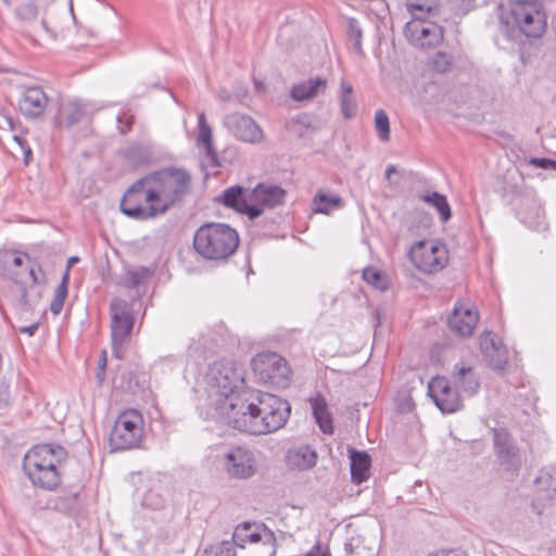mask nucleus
Segmentation results:
<instances>
[{
    "instance_id": "nucleus-1",
    "label": "nucleus",
    "mask_w": 556,
    "mask_h": 556,
    "mask_svg": "<svg viewBox=\"0 0 556 556\" xmlns=\"http://www.w3.org/2000/svg\"><path fill=\"white\" fill-rule=\"evenodd\" d=\"M289 403L271 393L251 389L224 420L236 430L261 435L282 428L289 416Z\"/></svg>"
},
{
    "instance_id": "nucleus-2",
    "label": "nucleus",
    "mask_w": 556,
    "mask_h": 556,
    "mask_svg": "<svg viewBox=\"0 0 556 556\" xmlns=\"http://www.w3.org/2000/svg\"><path fill=\"white\" fill-rule=\"evenodd\" d=\"M206 393L210 406L225 420L241 402L247 387L244 368L233 359L223 358L214 362L205 375Z\"/></svg>"
},
{
    "instance_id": "nucleus-3",
    "label": "nucleus",
    "mask_w": 556,
    "mask_h": 556,
    "mask_svg": "<svg viewBox=\"0 0 556 556\" xmlns=\"http://www.w3.org/2000/svg\"><path fill=\"white\" fill-rule=\"evenodd\" d=\"M148 198L155 200L160 215L180 204L191 190V175L184 168L165 167L147 175Z\"/></svg>"
},
{
    "instance_id": "nucleus-4",
    "label": "nucleus",
    "mask_w": 556,
    "mask_h": 556,
    "mask_svg": "<svg viewBox=\"0 0 556 556\" xmlns=\"http://www.w3.org/2000/svg\"><path fill=\"white\" fill-rule=\"evenodd\" d=\"M239 245L237 230L227 224L202 225L193 236V248L203 258L224 261L231 256Z\"/></svg>"
},
{
    "instance_id": "nucleus-5",
    "label": "nucleus",
    "mask_w": 556,
    "mask_h": 556,
    "mask_svg": "<svg viewBox=\"0 0 556 556\" xmlns=\"http://www.w3.org/2000/svg\"><path fill=\"white\" fill-rule=\"evenodd\" d=\"M505 23L513 24L527 37L540 38L545 33L547 16L540 0H514Z\"/></svg>"
},
{
    "instance_id": "nucleus-6",
    "label": "nucleus",
    "mask_w": 556,
    "mask_h": 556,
    "mask_svg": "<svg viewBox=\"0 0 556 556\" xmlns=\"http://www.w3.org/2000/svg\"><path fill=\"white\" fill-rule=\"evenodd\" d=\"M143 437V417L136 409L123 410L110 433L112 451H125L139 446Z\"/></svg>"
},
{
    "instance_id": "nucleus-7",
    "label": "nucleus",
    "mask_w": 556,
    "mask_h": 556,
    "mask_svg": "<svg viewBox=\"0 0 556 556\" xmlns=\"http://www.w3.org/2000/svg\"><path fill=\"white\" fill-rule=\"evenodd\" d=\"M150 188L147 175L136 180L123 195L121 211L137 220H148L160 216L155 200L148 198Z\"/></svg>"
},
{
    "instance_id": "nucleus-8",
    "label": "nucleus",
    "mask_w": 556,
    "mask_h": 556,
    "mask_svg": "<svg viewBox=\"0 0 556 556\" xmlns=\"http://www.w3.org/2000/svg\"><path fill=\"white\" fill-rule=\"evenodd\" d=\"M111 309V338L113 355L119 359L124 357L125 346L134 328L135 318L131 306L119 298H114L110 304Z\"/></svg>"
},
{
    "instance_id": "nucleus-9",
    "label": "nucleus",
    "mask_w": 556,
    "mask_h": 556,
    "mask_svg": "<svg viewBox=\"0 0 556 556\" xmlns=\"http://www.w3.org/2000/svg\"><path fill=\"white\" fill-rule=\"evenodd\" d=\"M409 258L415 267L426 274L442 270L448 262L446 247L434 240H421L409 250Z\"/></svg>"
},
{
    "instance_id": "nucleus-10",
    "label": "nucleus",
    "mask_w": 556,
    "mask_h": 556,
    "mask_svg": "<svg viewBox=\"0 0 556 556\" xmlns=\"http://www.w3.org/2000/svg\"><path fill=\"white\" fill-rule=\"evenodd\" d=\"M252 368L265 383L280 388L289 382L291 370L285 358L276 353L258 354L252 361Z\"/></svg>"
},
{
    "instance_id": "nucleus-11",
    "label": "nucleus",
    "mask_w": 556,
    "mask_h": 556,
    "mask_svg": "<svg viewBox=\"0 0 556 556\" xmlns=\"http://www.w3.org/2000/svg\"><path fill=\"white\" fill-rule=\"evenodd\" d=\"M226 473L236 480H248L257 473V460L254 453L243 446H231L222 457Z\"/></svg>"
},
{
    "instance_id": "nucleus-12",
    "label": "nucleus",
    "mask_w": 556,
    "mask_h": 556,
    "mask_svg": "<svg viewBox=\"0 0 556 556\" xmlns=\"http://www.w3.org/2000/svg\"><path fill=\"white\" fill-rule=\"evenodd\" d=\"M233 547H244L248 543H262L267 556H275L276 542L273 531L262 523L243 522L239 525L232 534Z\"/></svg>"
},
{
    "instance_id": "nucleus-13",
    "label": "nucleus",
    "mask_w": 556,
    "mask_h": 556,
    "mask_svg": "<svg viewBox=\"0 0 556 556\" xmlns=\"http://www.w3.org/2000/svg\"><path fill=\"white\" fill-rule=\"evenodd\" d=\"M404 31L408 41L418 48L434 47L443 39L442 27L425 18H412L406 23Z\"/></svg>"
},
{
    "instance_id": "nucleus-14",
    "label": "nucleus",
    "mask_w": 556,
    "mask_h": 556,
    "mask_svg": "<svg viewBox=\"0 0 556 556\" xmlns=\"http://www.w3.org/2000/svg\"><path fill=\"white\" fill-rule=\"evenodd\" d=\"M428 393L437 407L444 414H453L463 407L460 395L452 389L445 377H435L428 384Z\"/></svg>"
},
{
    "instance_id": "nucleus-15",
    "label": "nucleus",
    "mask_w": 556,
    "mask_h": 556,
    "mask_svg": "<svg viewBox=\"0 0 556 556\" xmlns=\"http://www.w3.org/2000/svg\"><path fill=\"white\" fill-rule=\"evenodd\" d=\"M225 127L238 139L249 143H260L264 134L258 124L249 115L232 113L224 119Z\"/></svg>"
},
{
    "instance_id": "nucleus-16",
    "label": "nucleus",
    "mask_w": 556,
    "mask_h": 556,
    "mask_svg": "<svg viewBox=\"0 0 556 556\" xmlns=\"http://www.w3.org/2000/svg\"><path fill=\"white\" fill-rule=\"evenodd\" d=\"M250 191L240 186H232L224 190L218 201L238 213L248 215L250 219H255L262 215L263 210L250 201Z\"/></svg>"
},
{
    "instance_id": "nucleus-17",
    "label": "nucleus",
    "mask_w": 556,
    "mask_h": 556,
    "mask_svg": "<svg viewBox=\"0 0 556 556\" xmlns=\"http://www.w3.org/2000/svg\"><path fill=\"white\" fill-rule=\"evenodd\" d=\"M64 455V448L60 445L55 447L50 444L37 445L25 454L23 469L24 471H36V466L49 465L50 463L60 465Z\"/></svg>"
},
{
    "instance_id": "nucleus-18",
    "label": "nucleus",
    "mask_w": 556,
    "mask_h": 556,
    "mask_svg": "<svg viewBox=\"0 0 556 556\" xmlns=\"http://www.w3.org/2000/svg\"><path fill=\"white\" fill-rule=\"evenodd\" d=\"M517 214L520 220L529 228L538 231L546 229L544 210L534 195L529 194L520 199Z\"/></svg>"
},
{
    "instance_id": "nucleus-19",
    "label": "nucleus",
    "mask_w": 556,
    "mask_h": 556,
    "mask_svg": "<svg viewBox=\"0 0 556 556\" xmlns=\"http://www.w3.org/2000/svg\"><path fill=\"white\" fill-rule=\"evenodd\" d=\"M495 453L502 466L506 470L517 471L521 465L518 448L510 435L504 430H496L494 433Z\"/></svg>"
},
{
    "instance_id": "nucleus-20",
    "label": "nucleus",
    "mask_w": 556,
    "mask_h": 556,
    "mask_svg": "<svg viewBox=\"0 0 556 556\" xmlns=\"http://www.w3.org/2000/svg\"><path fill=\"white\" fill-rule=\"evenodd\" d=\"M478 319L479 317L475 306L456 304L451 317L448 318V326L456 334L460 337H469L472 334Z\"/></svg>"
},
{
    "instance_id": "nucleus-21",
    "label": "nucleus",
    "mask_w": 556,
    "mask_h": 556,
    "mask_svg": "<svg viewBox=\"0 0 556 556\" xmlns=\"http://www.w3.org/2000/svg\"><path fill=\"white\" fill-rule=\"evenodd\" d=\"M48 102L49 99L41 87H27L21 93L18 109L25 117L35 118L45 112Z\"/></svg>"
},
{
    "instance_id": "nucleus-22",
    "label": "nucleus",
    "mask_w": 556,
    "mask_h": 556,
    "mask_svg": "<svg viewBox=\"0 0 556 556\" xmlns=\"http://www.w3.org/2000/svg\"><path fill=\"white\" fill-rule=\"evenodd\" d=\"M250 201L264 211V207H275L283 203L286 190L279 186L258 184L249 193Z\"/></svg>"
},
{
    "instance_id": "nucleus-23",
    "label": "nucleus",
    "mask_w": 556,
    "mask_h": 556,
    "mask_svg": "<svg viewBox=\"0 0 556 556\" xmlns=\"http://www.w3.org/2000/svg\"><path fill=\"white\" fill-rule=\"evenodd\" d=\"M87 111V104L78 100L61 103L55 117V124L61 129H68L79 123Z\"/></svg>"
},
{
    "instance_id": "nucleus-24",
    "label": "nucleus",
    "mask_w": 556,
    "mask_h": 556,
    "mask_svg": "<svg viewBox=\"0 0 556 556\" xmlns=\"http://www.w3.org/2000/svg\"><path fill=\"white\" fill-rule=\"evenodd\" d=\"M452 381L456 389L462 390L468 395H473L479 387V379L471 366L464 363H457L452 372Z\"/></svg>"
},
{
    "instance_id": "nucleus-25",
    "label": "nucleus",
    "mask_w": 556,
    "mask_h": 556,
    "mask_svg": "<svg viewBox=\"0 0 556 556\" xmlns=\"http://www.w3.org/2000/svg\"><path fill=\"white\" fill-rule=\"evenodd\" d=\"M197 146L198 148L204 149L205 156L212 166L218 167L220 165L218 162L217 153L213 146L212 128L206 122L204 112H201L198 115Z\"/></svg>"
},
{
    "instance_id": "nucleus-26",
    "label": "nucleus",
    "mask_w": 556,
    "mask_h": 556,
    "mask_svg": "<svg viewBox=\"0 0 556 556\" xmlns=\"http://www.w3.org/2000/svg\"><path fill=\"white\" fill-rule=\"evenodd\" d=\"M328 80L324 77L309 78L294 85L290 90V97L295 101L311 100L320 93H325Z\"/></svg>"
},
{
    "instance_id": "nucleus-27",
    "label": "nucleus",
    "mask_w": 556,
    "mask_h": 556,
    "mask_svg": "<svg viewBox=\"0 0 556 556\" xmlns=\"http://www.w3.org/2000/svg\"><path fill=\"white\" fill-rule=\"evenodd\" d=\"M316 452L308 445L292 447L286 455V463L290 469L306 470L315 466Z\"/></svg>"
},
{
    "instance_id": "nucleus-28",
    "label": "nucleus",
    "mask_w": 556,
    "mask_h": 556,
    "mask_svg": "<svg viewBox=\"0 0 556 556\" xmlns=\"http://www.w3.org/2000/svg\"><path fill=\"white\" fill-rule=\"evenodd\" d=\"M538 497L544 504H553L556 501V466H549L541 470L535 479Z\"/></svg>"
},
{
    "instance_id": "nucleus-29",
    "label": "nucleus",
    "mask_w": 556,
    "mask_h": 556,
    "mask_svg": "<svg viewBox=\"0 0 556 556\" xmlns=\"http://www.w3.org/2000/svg\"><path fill=\"white\" fill-rule=\"evenodd\" d=\"M36 471H25L34 485L40 486L46 490H53L60 483L59 465L36 466Z\"/></svg>"
},
{
    "instance_id": "nucleus-30",
    "label": "nucleus",
    "mask_w": 556,
    "mask_h": 556,
    "mask_svg": "<svg viewBox=\"0 0 556 556\" xmlns=\"http://www.w3.org/2000/svg\"><path fill=\"white\" fill-rule=\"evenodd\" d=\"M343 207L342 198L326 189H319L312 199V212L314 214L329 215L334 210Z\"/></svg>"
},
{
    "instance_id": "nucleus-31",
    "label": "nucleus",
    "mask_w": 556,
    "mask_h": 556,
    "mask_svg": "<svg viewBox=\"0 0 556 556\" xmlns=\"http://www.w3.org/2000/svg\"><path fill=\"white\" fill-rule=\"evenodd\" d=\"M349 453L352 481L356 484H361L369 478V469L371 465L370 456L366 452L353 448H351Z\"/></svg>"
},
{
    "instance_id": "nucleus-32",
    "label": "nucleus",
    "mask_w": 556,
    "mask_h": 556,
    "mask_svg": "<svg viewBox=\"0 0 556 556\" xmlns=\"http://www.w3.org/2000/svg\"><path fill=\"white\" fill-rule=\"evenodd\" d=\"M29 276L33 285L29 290L22 289L21 302L27 308H31L41 298L42 286L46 282L45 274L40 267L37 269L34 267L29 268Z\"/></svg>"
},
{
    "instance_id": "nucleus-33",
    "label": "nucleus",
    "mask_w": 556,
    "mask_h": 556,
    "mask_svg": "<svg viewBox=\"0 0 556 556\" xmlns=\"http://www.w3.org/2000/svg\"><path fill=\"white\" fill-rule=\"evenodd\" d=\"M313 416L324 433L331 434L333 432L332 418L328 410V405L325 397L316 394L309 399Z\"/></svg>"
},
{
    "instance_id": "nucleus-34",
    "label": "nucleus",
    "mask_w": 556,
    "mask_h": 556,
    "mask_svg": "<svg viewBox=\"0 0 556 556\" xmlns=\"http://www.w3.org/2000/svg\"><path fill=\"white\" fill-rule=\"evenodd\" d=\"M77 262H78L77 256H71L67 260V268H66V270L62 277L61 283L56 288L53 299L50 303V311L53 315H59L61 313V311L63 309L64 302H65V299L67 296V291H68L67 287H68V281H70V268Z\"/></svg>"
},
{
    "instance_id": "nucleus-35",
    "label": "nucleus",
    "mask_w": 556,
    "mask_h": 556,
    "mask_svg": "<svg viewBox=\"0 0 556 556\" xmlns=\"http://www.w3.org/2000/svg\"><path fill=\"white\" fill-rule=\"evenodd\" d=\"M340 111L344 118L351 119L357 113V102L354 97V90L350 83L342 79L340 84Z\"/></svg>"
},
{
    "instance_id": "nucleus-36",
    "label": "nucleus",
    "mask_w": 556,
    "mask_h": 556,
    "mask_svg": "<svg viewBox=\"0 0 556 556\" xmlns=\"http://www.w3.org/2000/svg\"><path fill=\"white\" fill-rule=\"evenodd\" d=\"M418 198L422 202L429 204L430 206L434 207L438 211L442 223H446L447 220H450L452 216L451 206L444 194H441L437 191H432L419 194Z\"/></svg>"
},
{
    "instance_id": "nucleus-37",
    "label": "nucleus",
    "mask_w": 556,
    "mask_h": 556,
    "mask_svg": "<svg viewBox=\"0 0 556 556\" xmlns=\"http://www.w3.org/2000/svg\"><path fill=\"white\" fill-rule=\"evenodd\" d=\"M488 364L495 370H503L507 364V352L505 346L500 343L494 351H485L482 353Z\"/></svg>"
},
{
    "instance_id": "nucleus-38",
    "label": "nucleus",
    "mask_w": 556,
    "mask_h": 556,
    "mask_svg": "<svg viewBox=\"0 0 556 556\" xmlns=\"http://www.w3.org/2000/svg\"><path fill=\"white\" fill-rule=\"evenodd\" d=\"M126 159L131 165L138 167L150 161L151 152L144 146H132L126 151Z\"/></svg>"
},
{
    "instance_id": "nucleus-39",
    "label": "nucleus",
    "mask_w": 556,
    "mask_h": 556,
    "mask_svg": "<svg viewBox=\"0 0 556 556\" xmlns=\"http://www.w3.org/2000/svg\"><path fill=\"white\" fill-rule=\"evenodd\" d=\"M375 127L381 141H388L390 139V121L383 110H378L375 113Z\"/></svg>"
},
{
    "instance_id": "nucleus-40",
    "label": "nucleus",
    "mask_w": 556,
    "mask_h": 556,
    "mask_svg": "<svg viewBox=\"0 0 556 556\" xmlns=\"http://www.w3.org/2000/svg\"><path fill=\"white\" fill-rule=\"evenodd\" d=\"M363 278L365 281H367L369 285H371L372 287H375L378 290L384 291L388 289L387 279L382 276V274L378 269H376L374 267H368V268L364 269Z\"/></svg>"
},
{
    "instance_id": "nucleus-41",
    "label": "nucleus",
    "mask_w": 556,
    "mask_h": 556,
    "mask_svg": "<svg viewBox=\"0 0 556 556\" xmlns=\"http://www.w3.org/2000/svg\"><path fill=\"white\" fill-rule=\"evenodd\" d=\"M362 28L355 18H349L348 21V36L352 41L354 49L357 53H362Z\"/></svg>"
},
{
    "instance_id": "nucleus-42",
    "label": "nucleus",
    "mask_w": 556,
    "mask_h": 556,
    "mask_svg": "<svg viewBox=\"0 0 556 556\" xmlns=\"http://www.w3.org/2000/svg\"><path fill=\"white\" fill-rule=\"evenodd\" d=\"M452 65H453L452 56L448 55L447 53L441 52V51L437 52L433 55L432 61H431V66H432L433 71L441 73V74L448 72L452 68Z\"/></svg>"
},
{
    "instance_id": "nucleus-43",
    "label": "nucleus",
    "mask_w": 556,
    "mask_h": 556,
    "mask_svg": "<svg viewBox=\"0 0 556 556\" xmlns=\"http://www.w3.org/2000/svg\"><path fill=\"white\" fill-rule=\"evenodd\" d=\"M407 10L413 18H425L426 15H433L438 8L426 3H407Z\"/></svg>"
},
{
    "instance_id": "nucleus-44",
    "label": "nucleus",
    "mask_w": 556,
    "mask_h": 556,
    "mask_svg": "<svg viewBox=\"0 0 556 556\" xmlns=\"http://www.w3.org/2000/svg\"><path fill=\"white\" fill-rule=\"evenodd\" d=\"M203 556H237L233 544L230 541H224L216 546L205 551Z\"/></svg>"
},
{
    "instance_id": "nucleus-45",
    "label": "nucleus",
    "mask_w": 556,
    "mask_h": 556,
    "mask_svg": "<svg viewBox=\"0 0 556 556\" xmlns=\"http://www.w3.org/2000/svg\"><path fill=\"white\" fill-rule=\"evenodd\" d=\"M149 269L140 268L135 270H128L124 277V285L127 288H135L141 283V281L148 276Z\"/></svg>"
},
{
    "instance_id": "nucleus-46",
    "label": "nucleus",
    "mask_w": 556,
    "mask_h": 556,
    "mask_svg": "<svg viewBox=\"0 0 556 556\" xmlns=\"http://www.w3.org/2000/svg\"><path fill=\"white\" fill-rule=\"evenodd\" d=\"M16 14L21 20L31 22L37 18L38 9L34 3L29 2V3L20 5L16 10Z\"/></svg>"
},
{
    "instance_id": "nucleus-47",
    "label": "nucleus",
    "mask_w": 556,
    "mask_h": 556,
    "mask_svg": "<svg viewBox=\"0 0 556 556\" xmlns=\"http://www.w3.org/2000/svg\"><path fill=\"white\" fill-rule=\"evenodd\" d=\"M500 343H502L501 340L497 339L492 331L484 332L480 336V349L482 353L490 350L494 351V348Z\"/></svg>"
},
{
    "instance_id": "nucleus-48",
    "label": "nucleus",
    "mask_w": 556,
    "mask_h": 556,
    "mask_svg": "<svg viewBox=\"0 0 556 556\" xmlns=\"http://www.w3.org/2000/svg\"><path fill=\"white\" fill-rule=\"evenodd\" d=\"M529 164L534 165L535 167H539V168H543V169H548V168L556 169V161L545 159V157H541V159L531 157L529 160Z\"/></svg>"
},
{
    "instance_id": "nucleus-49",
    "label": "nucleus",
    "mask_w": 556,
    "mask_h": 556,
    "mask_svg": "<svg viewBox=\"0 0 556 556\" xmlns=\"http://www.w3.org/2000/svg\"><path fill=\"white\" fill-rule=\"evenodd\" d=\"M134 116L122 114L117 116L118 129L121 134H126L131 129Z\"/></svg>"
},
{
    "instance_id": "nucleus-50",
    "label": "nucleus",
    "mask_w": 556,
    "mask_h": 556,
    "mask_svg": "<svg viewBox=\"0 0 556 556\" xmlns=\"http://www.w3.org/2000/svg\"><path fill=\"white\" fill-rule=\"evenodd\" d=\"M10 404L9 386L0 383V410L8 407Z\"/></svg>"
},
{
    "instance_id": "nucleus-51",
    "label": "nucleus",
    "mask_w": 556,
    "mask_h": 556,
    "mask_svg": "<svg viewBox=\"0 0 556 556\" xmlns=\"http://www.w3.org/2000/svg\"><path fill=\"white\" fill-rule=\"evenodd\" d=\"M13 139L14 141L17 142V144L21 147V149L23 150L24 154H25V162L27 163L28 162V156L31 155V150L30 148L27 146V142L24 138L20 137L18 135H14L13 136Z\"/></svg>"
},
{
    "instance_id": "nucleus-52",
    "label": "nucleus",
    "mask_w": 556,
    "mask_h": 556,
    "mask_svg": "<svg viewBox=\"0 0 556 556\" xmlns=\"http://www.w3.org/2000/svg\"><path fill=\"white\" fill-rule=\"evenodd\" d=\"M0 128L14 131L15 130V121L9 115H1L0 116Z\"/></svg>"
},
{
    "instance_id": "nucleus-53",
    "label": "nucleus",
    "mask_w": 556,
    "mask_h": 556,
    "mask_svg": "<svg viewBox=\"0 0 556 556\" xmlns=\"http://www.w3.org/2000/svg\"><path fill=\"white\" fill-rule=\"evenodd\" d=\"M306 556H330V554L327 549L323 548L319 542H317Z\"/></svg>"
},
{
    "instance_id": "nucleus-54",
    "label": "nucleus",
    "mask_w": 556,
    "mask_h": 556,
    "mask_svg": "<svg viewBox=\"0 0 556 556\" xmlns=\"http://www.w3.org/2000/svg\"><path fill=\"white\" fill-rule=\"evenodd\" d=\"M105 367H106V352L103 351V364L98 366L97 379L99 383H102L105 376Z\"/></svg>"
},
{
    "instance_id": "nucleus-55",
    "label": "nucleus",
    "mask_w": 556,
    "mask_h": 556,
    "mask_svg": "<svg viewBox=\"0 0 556 556\" xmlns=\"http://www.w3.org/2000/svg\"><path fill=\"white\" fill-rule=\"evenodd\" d=\"M37 329H38V324L35 323V324L29 325V326L21 327L20 328V332L27 333L28 336H34L35 332L37 331Z\"/></svg>"
},
{
    "instance_id": "nucleus-56",
    "label": "nucleus",
    "mask_w": 556,
    "mask_h": 556,
    "mask_svg": "<svg viewBox=\"0 0 556 556\" xmlns=\"http://www.w3.org/2000/svg\"><path fill=\"white\" fill-rule=\"evenodd\" d=\"M25 257H27L26 254H16L12 260L13 265L17 267L23 265Z\"/></svg>"
},
{
    "instance_id": "nucleus-57",
    "label": "nucleus",
    "mask_w": 556,
    "mask_h": 556,
    "mask_svg": "<svg viewBox=\"0 0 556 556\" xmlns=\"http://www.w3.org/2000/svg\"><path fill=\"white\" fill-rule=\"evenodd\" d=\"M397 173V168L395 165H388V167L386 168V173H384V176H386V179L390 180L391 179V175L392 174H395Z\"/></svg>"
},
{
    "instance_id": "nucleus-58",
    "label": "nucleus",
    "mask_w": 556,
    "mask_h": 556,
    "mask_svg": "<svg viewBox=\"0 0 556 556\" xmlns=\"http://www.w3.org/2000/svg\"><path fill=\"white\" fill-rule=\"evenodd\" d=\"M344 551H345L346 555L354 554L353 539L351 541L344 543Z\"/></svg>"
},
{
    "instance_id": "nucleus-59",
    "label": "nucleus",
    "mask_w": 556,
    "mask_h": 556,
    "mask_svg": "<svg viewBox=\"0 0 556 556\" xmlns=\"http://www.w3.org/2000/svg\"><path fill=\"white\" fill-rule=\"evenodd\" d=\"M428 556H447V554L445 552H437V553H432Z\"/></svg>"
},
{
    "instance_id": "nucleus-60",
    "label": "nucleus",
    "mask_w": 556,
    "mask_h": 556,
    "mask_svg": "<svg viewBox=\"0 0 556 556\" xmlns=\"http://www.w3.org/2000/svg\"><path fill=\"white\" fill-rule=\"evenodd\" d=\"M103 364V351L101 352L100 358H99V365Z\"/></svg>"
},
{
    "instance_id": "nucleus-61",
    "label": "nucleus",
    "mask_w": 556,
    "mask_h": 556,
    "mask_svg": "<svg viewBox=\"0 0 556 556\" xmlns=\"http://www.w3.org/2000/svg\"><path fill=\"white\" fill-rule=\"evenodd\" d=\"M256 88H257L258 90H261V89L263 88V84H261V83H256Z\"/></svg>"
},
{
    "instance_id": "nucleus-62",
    "label": "nucleus",
    "mask_w": 556,
    "mask_h": 556,
    "mask_svg": "<svg viewBox=\"0 0 556 556\" xmlns=\"http://www.w3.org/2000/svg\"><path fill=\"white\" fill-rule=\"evenodd\" d=\"M41 24H42V26L48 30L47 23H46V21H45V20H42Z\"/></svg>"
},
{
    "instance_id": "nucleus-63",
    "label": "nucleus",
    "mask_w": 556,
    "mask_h": 556,
    "mask_svg": "<svg viewBox=\"0 0 556 556\" xmlns=\"http://www.w3.org/2000/svg\"><path fill=\"white\" fill-rule=\"evenodd\" d=\"M2 1H3V2H4V4H7V5H10V4H11L10 0H2Z\"/></svg>"
}]
</instances>
